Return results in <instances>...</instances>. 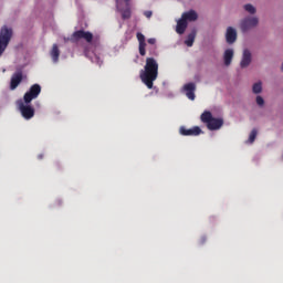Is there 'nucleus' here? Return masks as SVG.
Instances as JSON below:
<instances>
[{"mask_svg": "<svg viewBox=\"0 0 283 283\" xmlns=\"http://www.w3.org/2000/svg\"><path fill=\"white\" fill-rule=\"evenodd\" d=\"M139 78L148 90H154V82L158 78V61L147 57L144 69L139 72Z\"/></svg>", "mask_w": 283, "mask_h": 283, "instance_id": "f257e3e1", "label": "nucleus"}, {"mask_svg": "<svg viewBox=\"0 0 283 283\" xmlns=\"http://www.w3.org/2000/svg\"><path fill=\"white\" fill-rule=\"evenodd\" d=\"M201 123H205L206 127L210 132H218L224 125V119L213 117V114L209 111H205L201 116Z\"/></svg>", "mask_w": 283, "mask_h": 283, "instance_id": "f03ea898", "label": "nucleus"}, {"mask_svg": "<svg viewBox=\"0 0 283 283\" xmlns=\"http://www.w3.org/2000/svg\"><path fill=\"white\" fill-rule=\"evenodd\" d=\"M14 31L12 28L8 25H2L0 29V57L3 56L6 50H8V45H10V41H12V36Z\"/></svg>", "mask_w": 283, "mask_h": 283, "instance_id": "7ed1b4c3", "label": "nucleus"}, {"mask_svg": "<svg viewBox=\"0 0 283 283\" xmlns=\"http://www.w3.org/2000/svg\"><path fill=\"white\" fill-rule=\"evenodd\" d=\"M81 40L86 41V43L94 45V48L98 45V42L94 40V34L90 31L77 30L72 33L71 35L72 43H77V41H81Z\"/></svg>", "mask_w": 283, "mask_h": 283, "instance_id": "20e7f679", "label": "nucleus"}, {"mask_svg": "<svg viewBox=\"0 0 283 283\" xmlns=\"http://www.w3.org/2000/svg\"><path fill=\"white\" fill-rule=\"evenodd\" d=\"M18 107L22 118H25V120L34 118V107L30 106V104L20 99L18 101Z\"/></svg>", "mask_w": 283, "mask_h": 283, "instance_id": "39448f33", "label": "nucleus"}, {"mask_svg": "<svg viewBox=\"0 0 283 283\" xmlns=\"http://www.w3.org/2000/svg\"><path fill=\"white\" fill-rule=\"evenodd\" d=\"M39 94H41V85L33 84L23 96L24 103L30 105L35 98H39Z\"/></svg>", "mask_w": 283, "mask_h": 283, "instance_id": "423d86ee", "label": "nucleus"}, {"mask_svg": "<svg viewBox=\"0 0 283 283\" xmlns=\"http://www.w3.org/2000/svg\"><path fill=\"white\" fill-rule=\"evenodd\" d=\"M258 23H260L258 18L248 17L241 21V31L249 32V30H251V28H255V25H258Z\"/></svg>", "mask_w": 283, "mask_h": 283, "instance_id": "0eeeda50", "label": "nucleus"}, {"mask_svg": "<svg viewBox=\"0 0 283 283\" xmlns=\"http://www.w3.org/2000/svg\"><path fill=\"white\" fill-rule=\"evenodd\" d=\"M179 134L181 136H200V134H202V129L199 126H195L192 128L181 126L179 128Z\"/></svg>", "mask_w": 283, "mask_h": 283, "instance_id": "6e6552de", "label": "nucleus"}, {"mask_svg": "<svg viewBox=\"0 0 283 283\" xmlns=\"http://www.w3.org/2000/svg\"><path fill=\"white\" fill-rule=\"evenodd\" d=\"M23 81V72L17 71L13 73L11 76V82H10V90H17L19 85H21V82Z\"/></svg>", "mask_w": 283, "mask_h": 283, "instance_id": "1a4fd4ad", "label": "nucleus"}, {"mask_svg": "<svg viewBox=\"0 0 283 283\" xmlns=\"http://www.w3.org/2000/svg\"><path fill=\"white\" fill-rule=\"evenodd\" d=\"M136 36L139 43V46H138L139 54L140 56H145L147 54V42L145 41V35L140 32H137Z\"/></svg>", "mask_w": 283, "mask_h": 283, "instance_id": "9d476101", "label": "nucleus"}, {"mask_svg": "<svg viewBox=\"0 0 283 283\" xmlns=\"http://www.w3.org/2000/svg\"><path fill=\"white\" fill-rule=\"evenodd\" d=\"M184 92L189 101H196V84L188 83L184 85Z\"/></svg>", "mask_w": 283, "mask_h": 283, "instance_id": "9b49d317", "label": "nucleus"}, {"mask_svg": "<svg viewBox=\"0 0 283 283\" xmlns=\"http://www.w3.org/2000/svg\"><path fill=\"white\" fill-rule=\"evenodd\" d=\"M226 41L229 43V45L235 43L238 41V31L233 29L232 27H229L226 32Z\"/></svg>", "mask_w": 283, "mask_h": 283, "instance_id": "f8f14e48", "label": "nucleus"}, {"mask_svg": "<svg viewBox=\"0 0 283 283\" xmlns=\"http://www.w3.org/2000/svg\"><path fill=\"white\" fill-rule=\"evenodd\" d=\"M240 65H241V67H249V65H251V51H249V49H245L243 51V55H242Z\"/></svg>", "mask_w": 283, "mask_h": 283, "instance_id": "ddd939ff", "label": "nucleus"}, {"mask_svg": "<svg viewBox=\"0 0 283 283\" xmlns=\"http://www.w3.org/2000/svg\"><path fill=\"white\" fill-rule=\"evenodd\" d=\"M50 55L53 63H59V57L61 56V50H59L57 44H53Z\"/></svg>", "mask_w": 283, "mask_h": 283, "instance_id": "4468645a", "label": "nucleus"}, {"mask_svg": "<svg viewBox=\"0 0 283 283\" xmlns=\"http://www.w3.org/2000/svg\"><path fill=\"white\" fill-rule=\"evenodd\" d=\"M181 18L187 21H198V13L193 10L182 13Z\"/></svg>", "mask_w": 283, "mask_h": 283, "instance_id": "2eb2a0df", "label": "nucleus"}, {"mask_svg": "<svg viewBox=\"0 0 283 283\" xmlns=\"http://www.w3.org/2000/svg\"><path fill=\"white\" fill-rule=\"evenodd\" d=\"M223 61H224V65H227V67H229V65H231V61H233V49H228L224 51Z\"/></svg>", "mask_w": 283, "mask_h": 283, "instance_id": "dca6fc26", "label": "nucleus"}, {"mask_svg": "<svg viewBox=\"0 0 283 283\" xmlns=\"http://www.w3.org/2000/svg\"><path fill=\"white\" fill-rule=\"evenodd\" d=\"M188 23L181 18L177 21L176 32L177 34H185Z\"/></svg>", "mask_w": 283, "mask_h": 283, "instance_id": "f3484780", "label": "nucleus"}, {"mask_svg": "<svg viewBox=\"0 0 283 283\" xmlns=\"http://www.w3.org/2000/svg\"><path fill=\"white\" fill-rule=\"evenodd\" d=\"M196 41V30L191 31L187 39L185 40V44L188 46V48H192L193 46V42Z\"/></svg>", "mask_w": 283, "mask_h": 283, "instance_id": "a211bd4d", "label": "nucleus"}, {"mask_svg": "<svg viewBox=\"0 0 283 283\" xmlns=\"http://www.w3.org/2000/svg\"><path fill=\"white\" fill-rule=\"evenodd\" d=\"M255 138H258V128H253L251 130L248 143H250V145H253V143H255Z\"/></svg>", "mask_w": 283, "mask_h": 283, "instance_id": "6ab92c4d", "label": "nucleus"}, {"mask_svg": "<svg viewBox=\"0 0 283 283\" xmlns=\"http://www.w3.org/2000/svg\"><path fill=\"white\" fill-rule=\"evenodd\" d=\"M252 92L254 94H260L262 92V83L258 82L252 86Z\"/></svg>", "mask_w": 283, "mask_h": 283, "instance_id": "aec40b11", "label": "nucleus"}, {"mask_svg": "<svg viewBox=\"0 0 283 283\" xmlns=\"http://www.w3.org/2000/svg\"><path fill=\"white\" fill-rule=\"evenodd\" d=\"M122 18L125 19H130L132 18V10L130 9H125L122 11Z\"/></svg>", "mask_w": 283, "mask_h": 283, "instance_id": "412c9836", "label": "nucleus"}, {"mask_svg": "<svg viewBox=\"0 0 283 283\" xmlns=\"http://www.w3.org/2000/svg\"><path fill=\"white\" fill-rule=\"evenodd\" d=\"M244 10H245V12H249L250 14H255V7H253L252 4H245Z\"/></svg>", "mask_w": 283, "mask_h": 283, "instance_id": "4be33fe9", "label": "nucleus"}, {"mask_svg": "<svg viewBox=\"0 0 283 283\" xmlns=\"http://www.w3.org/2000/svg\"><path fill=\"white\" fill-rule=\"evenodd\" d=\"M256 104H259L260 107H262V105H264V98H262V96H256Z\"/></svg>", "mask_w": 283, "mask_h": 283, "instance_id": "5701e85b", "label": "nucleus"}, {"mask_svg": "<svg viewBox=\"0 0 283 283\" xmlns=\"http://www.w3.org/2000/svg\"><path fill=\"white\" fill-rule=\"evenodd\" d=\"M147 43H149V45H156V38H149Z\"/></svg>", "mask_w": 283, "mask_h": 283, "instance_id": "b1692460", "label": "nucleus"}, {"mask_svg": "<svg viewBox=\"0 0 283 283\" xmlns=\"http://www.w3.org/2000/svg\"><path fill=\"white\" fill-rule=\"evenodd\" d=\"M154 13L151 12V11H145L144 12V17H146V19H151V15H153Z\"/></svg>", "mask_w": 283, "mask_h": 283, "instance_id": "393cba45", "label": "nucleus"}, {"mask_svg": "<svg viewBox=\"0 0 283 283\" xmlns=\"http://www.w3.org/2000/svg\"><path fill=\"white\" fill-rule=\"evenodd\" d=\"M127 6H129V1L132 0H124Z\"/></svg>", "mask_w": 283, "mask_h": 283, "instance_id": "a878e982", "label": "nucleus"}, {"mask_svg": "<svg viewBox=\"0 0 283 283\" xmlns=\"http://www.w3.org/2000/svg\"><path fill=\"white\" fill-rule=\"evenodd\" d=\"M39 159L42 160L43 159V155H39Z\"/></svg>", "mask_w": 283, "mask_h": 283, "instance_id": "bb28decb", "label": "nucleus"}]
</instances>
